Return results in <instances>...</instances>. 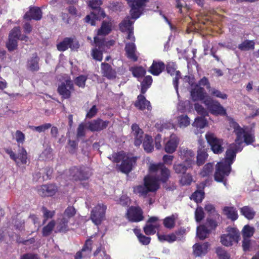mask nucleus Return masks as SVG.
<instances>
[{
	"label": "nucleus",
	"mask_w": 259,
	"mask_h": 259,
	"mask_svg": "<svg viewBox=\"0 0 259 259\" xmlns=\"http://www.w3.org/2000/svg\"><path fill=\"white\" fill-rule=\"evenodd\" d=\"M215 252L219 259H230V255L226 250L221 247L216 248Z\"/></svg>",
	"instance_id": "58"
},
{
	"label": "nucleus",
	"mask_w": 259,
	"mask_h": 259,
	"mask_svg": "<svg viewBox=\"0 0 259 259\" xmlns=\"http://www.w3.org/2000/svg\"><path fill=\"white\" fill-rule=\"evenodd\" d=\"M243 146L235 142L230 144L226 151L224 159L221 161L231 166L236 159L237 153L241 152Z\"/></svg>",
	"instance_id": "10"
},
{
	"label": "nucleus",
	"mask_w": 259,
	"mask_h": 259,
	"mask_svg": "<svg viewBox=\"0 0 259 259\" xmlns=\"http://www.w3.org/2000/svg\"><path fill=\"white\" fill-rule=\"evenodd\" d=\"M129 70L135 77L138 79L145 76L146 73V69L141 66L131 67Z\"/></svg>",
	"instance_id": "35"
},
{
	"label": "nucleus",
	"mask_w": 259,
	"mask_h": 259,
	"mask_svg": "<svg viewBox=\"0 0 259 259\" xmlns=\"http://www.w3.org/2000/svg\"><path fill=\"white\" fill-rule=\"evenodd\" d=\"M165 65L160 60H153L148 72L154 76H158L165 69Z\"/></svg>",
	"instance_id": "29"
},
{
	"label": "nucleus",
	"mask_w": 259,
	"mask_h": 259,
	"mask_svg": "<svg viewBox=\"0 0 259 259\" xmlns=\"http://www.w3.org/2000/svg\"><path fill=\"white\" fill-rule=\"evenodd\" d=\"M21 33L20 27H14L10 32L8 37L19 40Z\"/></svg>",
	"instance_id": "64"
},
{
	"label": "nucleus",
	"mask_w": 259,
	"mask_h": 259,
	"mask_svg": "<svg viewBox=\"0 0 259 259\" xmlns=\"http://www.w3.org/2000/svg\"><path fill=\"white\" fill-rule=\"evenodd\" d=\"M205 138L213 153L220 154L224 152V142L222 139L218 138L214 134L209 133L206 134Z\"/></svg>",
	"instance_id": "7"
},
{
	"label": "nucleus",
	"mask_w": 259,
	"mask_h": 259,
	"mask_svg": "<svg viewBox=\"0 0 259 259\" xmlns=\"http://www.w3.org/2000/svg\"><path fill=\"white\" fill-rule=\"evenodd\" d=\"M209 233V231L204 225H201L197 228V236L200 240H203L205 239Z\"/></svg>",
	"instance_id": "43"
},
{
	"label": "nucleus",
	"mask_w": 259,
	"mask_h": 259,
	"mask_svg": "<svg viewBox=\"0 0 259 259\" xmlns=\"http://www.w3.org/2000/svg\"><path fill=\"white\" fill-rule=\"evenodd\" d=\"M205 210L208 214V216L215 217L217 219L220 218V215L215 210V207L211 204H206L204 207Z\"/></svg>",
	"instance_id": "48"
},
{
	"label": "nucleus",
	"mask_w": 259,
	"mask_h": 259,
	"mask_svg": "<svg viewBox=\"0 0 259 259\" xmlns=\"http://www.w3.org/2000/svg\"><path fill=\"white\" fill-rule=\"evenodd\" d=\"M137 159V156L127 157L124 158L121 161V164L118 165L119 170L122 173L129 174L133 170V167L136 165Z\"/></svg>",
	"instance_id": "17"
},
{
	"label": "nucleus",
	"mask_w": 259,
	"mask_h": 259,
	"mask_svg": "<svg viewBox=\"0 0 259 259\" xmlns=\"http://www.w3.org/2000/svg\"><path fill=\"white\" fill-rule=\"evenodd\" d=\"M255 42L253 40L245 39L239 44L238 48L241 51H247L254 49Z\"/></svg>",
	"instance_id": "39"
},
{
	"label": "nucleus",
	"mask_w": 259,
	"mask_h": 259,
	"mask_svg": "<svg viewBox=\"0 0 259 259\" xmlns=\"http://www.w3.org/2000/svg\"><path fill=\"white\" fill-rule=\"evenodd\" d=\"M193 125L198 128H203L207 125V120L204 118V117H198L195 118L193 123Z\"/></svg>",
	"instance_id": "59"
},
{
	"label": "nucleus",
	"mask_w": 259,
	"mask_h": 259,
	"mask_svg": "<svg viewBox=\"0 0 259 259\" xmlns=\"http://www.w3.org/2000/svg\"><path fill=\"white\" fill-rule=\"evenodd\" d=\"M74 85L70 79H66L59 85L57 92L63 99H67L70 98L71 92L74 91Z\"/></svg>",
	"instance_id": "13"
},
{
	"label": "nucleus",
	"mask_w": 259,
	"mask_h": 259,
	"mask_svg": "<svg viewBox=\"0 0 259 259\" xmlns=\"http://www.w3.org/2000/svg\"><path fill=\"white\" fill-rule=\"evenodd\" d=\"M78 141L71 140L69 139L68 140L66 148L69 153L71 154H75L78 150Z\"/></svg>",
	"instance_id": "46"
},
{
	"label": "nucleus",
	"mask_w": 259,
	"mask_h": 259,
	"mask_svg": "<svg viewBox=\"0 0 259 259\" xmlns=\"http://www.w3.org/2000/svg\"><path fill=\"white\" fill-rule=\"evenodd\" d=\"M227 234H223L221 237V242L226 246H232L233 243H237L240 236L239 232L236 228L228 227Z\"/></svg>",
	"instance_id": "8"
},
{
	"label": "nucleus",
	"mask_w": 259,
	"mask_h": 259,
	"mask_svg": "<svg viewBox=\"0 0 259 259\" xmlns=\"http://www.w3.org/2000/svg\"><path fill=\"white\" fill-rule=\"evenodd\" d=\"M39 58L36 53L32 54V56L28 59L26 67L28 70L32 72H37L39 70Z\"/></svg>",
	"instance_id": "30"
},
{
	"label": "nucleus",
	"mask_w": 259,
	"mask_h": 259,
	"mask_svg": "<svg viewBox=\"0 0 259 259\" xmlns=\"http://www.w3.org/2000/svg\"><path fill=\"white\" fill-rule=\"evenodd\" d=\"M109 123V121H103L101 118H97L89 122L88 129L91 132H100L105 129Z\"/></svg>",
	"instance_id": "21"
},
{
	"label": "nucleus",
	"mask_w": 259,
	"mask_h": 259,
	"mask_svg": "<svg viewBox=\"0 0 259 259\" xmlns=\"http://www.w3.org/2000/svg\"><path fill=\"white\" fill-rule=\"evenodd\" d=\"M208 92L211 95L222 99L225 100L227 99L228 98V95L226 94L223 93L220 91L214 88H211L210 90Z\"/></svg>",
	"instance_id": "62"
},
{
	"label": "nucleus",
	"mask_w": 259,
	"mask_h": 259,
	"mask_svg": "<svg viewBox=\"0 0 259 259\" xmlns=\"http://www.w3.org/2000/svg\"><path fill=\"white\" fill-rule=\"evenodd\" d=\"M134 106L137 109L142 111L147 109L148 111H151L152 109L150 101L147 100L144 94L141 93L138 96L137 100L134 103Z\"/></svg>",
	"instance_id": "23"
},
{
	"label": "nucleus",
	"mask_w": 259,
	"mask_h": 259,
	"mask_svg": "<svg viewBox=\"0 0 259 259\" xmlns=\"http://www.w3.org/2000/svg\"><path fill=\"white\" fill-rule=\"evenodd\" d=\"M203 103L213 115L225 116L227 114L226 109L221 105L219 102L213 100L209 96L206 97Z\"/></svg>",
	"instance_id": "6"
},
{
	"label": "nucleus",
	"mask_w": 259,
	"mask_h": 259,
	"mask_svg": "<svg viewBox=\"0 0 259 259\" xmlns=\"http://www.w3.org/2000/svg\"><path fill=\"white\" fill-rule=\"evenodd\" d=\"M133 24V22L128 19H124L119 25V29L122 32H125L130 29H132V28H133L132 27Z\"/></svg>",
	"instance_id": "50"
},
{
	"label": "nucleus",
	"mask_w": 259,
	"mask_h": 259,
	"mask_svg": "<svg viewBox=\"0 0 259 259\" xmlns=\"http://www.w3.org/2000/svg\"><path fill=\"white\" fill-rule=\"evenodd\" d=\"M112 24L110 22L103 21L101 27L97 31L98 35L105 36L109 34L112 30Z\"/></svg>",
	"instance_id": "34"
},
{
	"label": "nucleus",
	"mask_w": 259,
	"mask_h": 259,
	"mask_svg": "<svg viewBox=\"0 0 259 259\" xmlns=\"http://www.w3.org/2000/svg\"><path fill=\"white\" fill-rule=\"evenodd\" d=\"M213 171V163L208 162L205 164L199 173L203 178L209 177L212 175Z\"/></svg>",
	"instance_id": "37"
},
{
	"label": "nucleus",
	"mask_w": 259,
	"mask_h": 259,
	"mask_svg": "<svg viewBox=\"0 0 259 259\" xmlns=\"http://www.w3.org/2000/svg\"><path fill=\"white\" fill-rule=\"evenodd\" d=\"M52 124L50 123H46L39 126H35L29 125V128L34 131H36L38 133L44 132L46 130L51 128Z\"/></svg>",
	"instance_id": "57"
},
{
	"label": "nucleus",
	"mask_w": 259,
	"mask_h": 259,
	"mask_svg": "<svg viewBox=\"0 0 259 259\" xmlns=\"http://www.w3.org/2000/svg\"><path fill=\"white\" fill-rule=\"evenodd\" d=\"M126 217L128 221L131 222H139L144 219L143 211L139 206H130L127 210Z\"/></svg>",
	"instance_id": "15"
},
{
	"label": "nucleus",
	"mask_w": 259,
	"mask_h": 259,
	"mask_svg": "<svg viewBox=\"0 0 259 259\" xmlns=\"http://www.w3.org/2000/svg\"><path fill=\"white\" fill-rule=\"evenodd\" d=\"M159 240L161 242L167 241L169 243L173 242L177 240V237L174 233L168 235L157 234Z\"/></svg>",
	"instance_id": "44"
},
{
	"label": "nucleus",
	"mask_w": 259,
	"mask_h": 259,
	"mask_svg": "<svg viewBox=\"0 0 259 259\" xmlns=\"http://www.w3.org/2000/svg\"><path fill=\"white\" fill-rule=\"evenodd\" d=\"M69 221L62 217L58 223L57 229L59 232H66L68 231V223Z\"/></svg>",
	"instance_id": "56"
},
{
	"label": "nucleus",
	"mask_w": 259,
	"mask_h": 259,
	"mask_svg": "<svg viewBox=\"0 0 259 259\" xmlns=\"http://www.w3.org/2000/svg\"><path fill=\"white\" fill-rule=\"evenodd\" d=\"M4 150L6 153L9 155L11 159L17 163V165L26 164L27 153L23 147L19 145L17 155L13 151L11 148H5Z\"/></svg>",
	"instance_id": "11"
},
{
	"label": "nucleus",
	"mask_w": 259,
	"mask_h": 259,
	"mask_svg": "<svg viewBox=\"0 0 259 259\" xmlns=\"http://www.w3.org/2000/svg\"><path fill=\"white\" fill-rule=\"evenodd\" d=\"M179 155L181 158L184 160L185 163H192L194 165L195 161L194 160L195 153L192 150L187 148L182 147L180 149Z\"/></svg>",
	"instance_id": "24"
},
{
	"label": "nucleus",
	"mask_w": 259,
	"mask_h": 259,
	"mask_svg": "<svg viewBox=\"0 0 259 259\" xmlns=\"http://www.w3.org/2000/svg\"><path fill=\"white\" fill-rule=\"evenodd\" d=\"M152 142V137L146 134L142 143L143 148L147 153H150L153 150L154 147Z\"/></svg>",
	"instance_id": "36"
},
{
	"label": "nucleus",
	"mask_w": 259,
	"mask_h": 259,
	"mask_svg": "<svg viewBox=\"0 0 259 259\" xmlns=\"http://www.w3.org/2000/svg\"><path fill=\"white\" fill-rule=\"evenodd\" d=\"M167 72L171 76L176 75L177 69V65L176 63L172 62H168L165 65V68Z\"/></svg>",
	"instance_id": "61"
},
{
	"label": "nucleus",
	"mask_w": 259,
	"mask_h": 259,
	"mask_svg": "<svg viewBox=\"0 0 259 259\" xmlns=\"http://www.w3.org/2000/svg\"><path fill=\"white\" fill-rule=\"evenodd\" d=\"M136 47L134 42H128L126 44L125 51L127 57L134 62L138 60V56L136 54Z\"/></svg>",
	"instance_id": "33"
},
{
	"label": "nucleus",
	"mask_w": 259,
	"mask_h": 259,
	"mask_svg": "<svg viewBox=\"0 0 259 259\" xmlns=\"http://www.w3.org/2000/svg\"><path fill=\"white\" fill-rule=\"evenodd\" d=\"M42 13L40 8L35 6H30L29 10L23 16V19L30 21L34 20L39 21L42 18Z\"/></svg>",
	"instance_id": "20"
},
{
	"label": "nucleus",
	"mask_w": 259,
	"mask_h": 259,
	"mask_svg": "<svg viewBox=\"0 0 259 259\" xmlns=\"http://www.w3.org/2000/svg\"><path fill=\"white\" fill-rule=\"evenodd\" d=\"M177 215L172 214L165 218L163 220V224L165 228L169 229L174 228L176 225Z\"/></svg>",
	"instance_id": "40"
},
{
	"label": "nucleus",
	"mask_w": 259,
	"mask_h": 259,
	"mask_svg": "<svg viewBox=\"0 0 259 259\" xmlns=\"http://www.w3.org/2000/svg\"><path fill=\"white\" fill-rule=\"evenodd\" d=\"M93 241L91 238L87 239L82 248L76 252L74 259H83L90 257L93 249Z\"/></svg>",
	"instance_id": "16"
},
{
	"label": "nucleus",
	"mask_w": 259,
	"mask_h": 259,
	"mask_svg": "<svg viewBox=\"0 0 259 259\" xmlns=\"http://www.w3.org/2000/svg\"><path fill=\"white\" fill-rule=\"evenodd\" d=\"M131 9L130 11L132 18L136 19L140 17L144 8L149 0H126Z\"/></svg>",
	"instance_id": "9"
},
{
	"label": "nucleus",
	"mask_w": 259,
	"mask_h": 259,
	"mask_svg": "<svg viewBox=\"0 0 259 259\" xmlns=\"http://www.w3.org/2000/svg\"><path fill=\"white\" fill-rule=\"evenodd\" d=\"M68 178L72 181H82L88 180L91 176L89 168L83 165L74 166L66 172Z\"/></svg>",
	"instance_id": "4"
},
{
	"label": "nucleus",
	"mask_w": 259,
	"mask_h": 259,
	"mask_svg": "<svg viewBox=\"0 0 259 259\" xmlns=\"http://www.w3.org/2000/svg\"><path fill=\"white\" fill-rule=\"evenodd\" d=\"M101 71L102 76L108 79H114L116 77L117 72L115 69L108 63L103 62L101 63Z\"/></svg>",
	"instance_id": "22"
},
{
	"label": "nucleus",
	"mask_w": 259,
	"mask_h": 259,
	"mask_svg": "<svg viewBox=\"0 0 259 259\" xmlns=\"http://www.w3.org/2000/svg\"><path fill=\"white\" fill-rule=\"evenodd\" d=\"M231 124L236 136L235 140L236 143L239 144L242 146L243 142H244L246 145H250L254 142L255 136L253 133H251L250 131H245L235 121H233Z\"/></svg>",
	"instance_id": "3"
},
{
	"label": "nucleus",
	"mask_w": 259,
	"mask_h": 259,
	"mask_svg": "<svg viewBox=\"0 0 259 259\" xmlns=\"http://www.w3.org/2000/svg\"><path fill=\"white\" fill-rule=\"evenodd\" d=\"M182 176L180 180V183L182 186H189L193 181V176L190 173H185L182 175Z\"/></svg>",
	"instance_id": "51"
},
{
	"label": "nucleus",
	"mask_w": 259,
	"mask_h": 259,
	"mask_svg": "<svg viewBox=\"0 0 259 259\" xmlns=\"http://www.w3.org/2000/svg\"><path fill=\"white\" fill-rule=\"evenodd\" d=\"M102 5V2L101 0H91L89 2L88 6L93 11L84 18L85 23L90 24L92 26H95L97 20H99L106 16L105 12L101 8Z\"/></svg>",
	"instance_id": "2"
},
{
	"label": "nucleus",
	"mask_w": 259,
	"mask_h": 259,
	"mask_svg": "<svg viewBox=\"0 0 259 259\" xmlns=\"http://www.w3.org/2000/svg\"><path fill=\"white\" fill-rule=\"evenodd\" d=\"M210 244L208 242L203 243H197L193 246V252L196 257L205 255L208 252Z\"/></svg>",
	"instance_id": "26"
},
{
	"label": "nucleus",
	"mask_w": 259,
	"mask_h": 259,
	"mask_svg": "<svg viewBox=\"0 0 259 259\" xmlns=\"http://www.w3.org/2000/svg\"><path fill=\"white\" fill-rule=\"evenodd\" d=\"M131 128V136L134 139V145L136 147H139L144 140V132L137 123L133 124Z\"/></svg>",
	"instance_id": "19"
},
{
	"label": "nucleus",
	"mask_w": 259,
	"mask_h": 259,
	"mask_svg": "<svg viewBox=\"0 0 259 259\" xmlns=\"http://www.w3.org/2000/svg\"><path fill=\"white\" fill-rule=\"evenodd\" d=\"M204 198V192L203 190H196L192 194L191 199L198 203L201 202Z\"/></svg>",
	"instance_id": "54"
},
{
	"label": "nucleus",
	"mask_w": 259,
	"mask_h": 259,
	"mask_svg": "<svg viewBox=\"0 0 259 259\" xmlns=\"http://www.w3.org/2000/svg\"><path fill=\"white\" fill-rule=\"evenodd\" d=\"M241 213L248 220H252L255 216V212L253 208L248 206H245L240 209Z\"/></svg>",
	"instance_id": "42"
},
{
	"label": "nucleus",
	"mask_w": 259,
	"mask_h": 259,
	"mask_svg": "<svg viewBox=\"0 0 259 259\" xmlns=\"http://www.w3.org/2000/svg\"><path fill=\"white\" fill-rule=\"evenodd\" d=\"M79 47V42L73 37H65L57 45L58 50L61 52H64L68 48L72 51L77 50Z\"/></svg>",
	"instance_id": "14"
},
{
	"label": "nucleus",
	"mask_w": 259,
	"mask_h": 259,
	"mask_svg": "<svg viewBox=\"0 0 259 259\" xmlns=\"http://www.w3.org/2000/svg\"><path fill=\"white\" fill-rule=\"evenodd\" d=\"M107 207L103 204H98L92 210L90 218L96 225H100L103 220Z\"/></svg>",
	"instance_id": "12"
},
{
	"label": "nucleus",
	"mask_w": 259,
	"mask_h": 259,
	"mask_svg": "<svg viewBox=\"0 0 259 259\" xmlns=\"http://www.w3.org/2000/svg\"><path fill=\"white\" fill-rule=\"evenodd\" d=\"M221 220L222 218L221 216L219 219L208 216L206 219V225L210 229L215 230L218 226V224L221 222Z\"/></svg>",
	"instance_id": "45"
},
{
	"label": "nucleus",
	"mask_w": 259,
	"mask_h": 259,
	"mask_svg": "<svg viewBox=\"0 0 259 259\" xmlns=\"http://www.w3.org/2000/svg\"><path fill=\"white\" fill-rule=\"evenodd\" d=\"M91 55L94 60L100 62L103 59V50L94 48L92 50Z\"/></svg>",
	"instance_id": "60"
},
{
	"label": "nucleus",
	"mask_w": 259,
	"mask_h": 259,
	"mask_svg": "<svg viewBox=\"0 0 259 259\" xmlns=\"http://www.w3.org/2000/svg\"><path fill=\"white\" fill-rule=\"evenodd\" d=\"M179 143V139L175 135H171L164 146L165 151L169 154L175 152Z\"/></svg>",
	"instance_id": "27"
},
{
	"label": "nucleus",
	"mask_w": 259,
	"mask_h": 259,
	"mask_svg": "<svg viewBox=\"0 0 259 259\" xmlns=\"http://www.w3.org/2000/svg\"><path fill=\"white\" fill-rule=\"evenodd\" d=\"M125 158V154L123 151H120L113 153L111 156L108 157L112 162L119 163Z\"/></svg>",
	"instance_id": "52"
},
{
	"label": "nucleus",
	"mask_w": 259,
	"mask_h": 259,
	"mask_svg": "<svg viewBox=\"0 0 259 259\" xmlns=\"http://www.w3.org/2000/svg\"><path fill=\"white\" fill-rule=\"evenodd\" d=\"M254 232V229L253 227H250L247 225L244 226L243 228L242 234L243 238H249L253 236Z\"/></svg>",
	"instance_id": "55"
},
{
	"label": "nucleus",
	"mask_w": 259,
	"mask_h": 259,
	"mask_svg": "<svg viewBox=\"0 0 259 259\" xmlns=\"http://www.w3.org/2000/svg\"><path fill=\"white\" fill-rule=\"evenodd\" d=\"M6 47L9 52H13L18 49V40L8 37Z\"/></svg>",
	"instance_id": "53"
},
{
	"label": "nucleus",
	"mask_w": 259,
	"mask_h": 259,
	"mask_svg": "<svg viewBox=\"0 0 259 259\" xmlns=\"http://www.w3.org/2000/svg\"><path fill=\"white\" fill-rule=\"evenodd\" d=\"M208 157L207 153V149L205 148V142L202 141H199V146L198 148L196 164L197 166L202 165Z\"/></svg>",
	"instance_id": "18"
},
{
	"label": "nucleus",
	"mask_w": 259,
	"mask_h": 259,
	"mask_svg": "<svg viewBox=\"0 0 259 259\" xmlns=\"http://www.w3.org/2000/svg\"><path fill=\"white\" fill-rule=\"evenodd\" d=\"M191 97L193 101H203L206 98V93L203 87H195L191 91Z\"/></svg>",
	"instance_id": "28"
},
{
	"label": "nucleus",
	"mask_w": 259,
	"mask_h": 259,
	"mask_svg": "<svg viewBox=\"0 0 259 259\" xmlns=\"http://www.w3.org/2000/svg\"><path fill=\"white\" fill-rule=\"evenodd\" d=\"M222 213L231 221L234 222L238 218V211L234 206H226L222 208Z\"/></svg>",
	"instance_id": "31"
},
{
	"label": "nucleus",
	"mask_w": 259,
	"mask_h": 259,
	"mask_svg": "<svg viewBox=\"0 0 259 259\" xmlns=\"http://www.w3.org/2000/svg\"><path fill=\"white\" fill-rule=\"evenodd\" d=\"M193 165L192 163H175L173 165V169L175 173L178 175H184L188 169H192Z\"/></svg>",
	"instance_id": "32"
},
{
	"label": "nucleus",
	"mask_w": 259,
	"mask_h": 259,
	"mask_svg": "<svg viewBox=\"0 0 259 259\" xmlns=\"http://www.w3.org/2000/svg\"><path fill=\"white\" fill-rule=\"evenodd\" d=\"M159 227L160 225L158 223H156L155 224L147 223L144 227L143 230L146 235H151L155 234Z\"/></svg>",
	"instance_id": "41"
},
{
	"label": "nucleus",
	"mask_w": 259,
	"mask_h": 259,
	"mask_svg": "<svg viewBox=\"0 0 259 259\" xmlns=\"http://www.w3.org/2000/svg\"><path fill=\"white\" fill-rule=\"evenodd\" d=\"M231 166L221 161L215 165L214 179L217 182L226 183L227 177L231 173Z\"/></svg>",
	"instance_id": "5"
},
{
	"label": "nucleus",
	"mask_w": 259,
	"mask_h": 259,
	"mask_svg": "<svg viewBox=\"0 0 259 259\" xmlns=\"http://www.w3.org/2000/svg\"><path fill=\"white\" fill-rule=\"evenodd\" d=\"M57 191V186L51 184L41 186L38 190V192L42 197H50L54 195Z\"/></svg>",
	"instance_id": "25"
},
{
	"label": "nucleus",
	"mask_w": 259,
	"mask_h": 259,
	"mask_svg": "<svg viewBox=\"0 0 259 259\" xmlns=\"http://www.w3.org/2000/svg\"><path fill=\"white\" fill-rule=\"evenodd\" d=\"M153 81L152 77L150 75L144 76L143 80L141 82L140 92L142 94H145L147 90L151 87Z\"/></svg>",
	"instance_id": "38"
},
{
	"label": "nucleus",
	"mask_w": 259,
	"mask_h": 259,
	"mask_svg": "<svg viewBox=\"0 0 259 259\" xmlns=\"http://www.w3.org/2000/svg\"><path fill=\"white\" fill-rule=\"evenodd\" d=\"M148 171L155 176H146L144 178L143 185L133 187V193L139 197L146 198L149 192H155L159 188L158 182L166 183L170 176V170L161 162L151 163L148 167Z\"/></svg>",
	"instance_id": "1"
},
{
	"label": "nucleus",
	"mask_w": 259,
	"mask_h": 259,
	"mask_svg": "<svg viewBox=\"0 0 259 259\" xmlns=\"http://www.w3.org/2000/svg\"><path fill=\"white\" fill-rule=\"evenodd\" d=\"M76 213V209L73 206H68L64 210L63 214V218L67 221L74 217Z\"/></svg>",
	"instance_id": "47"
},
{
	"label": "nucleus",
	"mask_w": 259,
	"mask_h": 259,
	"mask_svg": "<svg viewBox=\"0 0 259 259\" xmlns=\"http://www.w3.org/2000/svg\"><path fill=\"white\" fill-rule=\"evenodd\" d=\"M55 224V221L54 220H52L47 225L44 227L42 230V236L45 237L49 236L54 228Z\"/></svg>",
	"instance_id": "49"
},
{
	"label": "nucleus",
	"mask_w": 259,
	"mask_h": 259,
	"mask_svg": "<svg viewBox=\"0 0 259 259\" xmlns=\"http://www.w3.org/2000/svg\"><path fill=\"white\" fill-rule=\"evenodd\" d=\"M87 79L88 77L86 75H80L75 78L74 83L78 87L83 88Z\"/></svg>",
	"instance_id": "63"
}]
</instances>
